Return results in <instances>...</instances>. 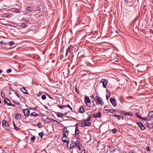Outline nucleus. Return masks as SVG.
I'll return each mask as SVG.
<instances>
[{"label": "nucleus", "mask_w": 153, "mask_h": 153, "mask_svg": "<svg viewBox=\"0 0 153 153\" xmlns=\"http://www.w3.org/2000/svg\"><path fill=\"white\" fill-rule=\"evenodd\" d=\"M79 133V129L78 128L77 126H76V129H75V134L76 135H78Z\"/></svg>", "instance_id": "nucleus-16"}, {"label": "nucleus", "mask_w": 153, "mask_h": 153, "mask_svg": "<svg viewBox=\"0 0 153 153\" xmlns=\"http://www.w3.org/2000/svg\"><path fill=\"white\" fill-rule=\"evenodd\" d=\"M21 26H22L23 27H26L27 26L25 23H21Z\"/></svg>", "instance_id": "nucleus-32"}, {"label": "nucleus", "mask_w": 153, "mask_h": 153, "mask_svg": "<svg viewBox=\"0 0 153 153\" xmlns=\"http://www.w3.org/2000/svg\"><path fill=\"white\" fill-rule=\"evenodd\" d=\"M110 101L113 105L114 106L116 105L115 99L114 98H111L110 99Z\"/></svg>", "instance_id": "nucleus-7"}, {"label": "nucleus", "mask_w": 153, "mask_h": 153, "mask_svg": "<svg viewBox=\"0 0 153 153\" xmlns=\"http://www.w3.org/2000/svg\"><path fill=\"white\" fill-rule=\"evenodd\" d=\"M64 115V114H60L59 113H58L57 114V116L59 117H62Z\"/></svg>", "instance_id": "nucleus-25"}, {"label": "nucleus", "mask_w": 153, "mask_h": 153, "mask_svg": "<svg viewBox=\"0 0 153 153\" xmlns=\"http://www.w3.org/2000/svg\"><path fill=\"white\" fill-rule=\"evenodd\" d=\"M13 103H14L15 104H17V105H19V102H17L15 101H13Z\"/></svg>", "instance_id": "nucleus-48"}, {"label": "nucleus", "mask_w": 153, "mask_h": 153, "mask_svg": "<svg viewBox=\"0 0 153 153\" xmlns=\"http://www.w3.org/2000/svg\"><path fill=\"white\" fill-rule=\"evenodd\" d=\"M91 116H89L88 117V118H87L85 120V121H90L91 120Z\"/></svg>", "instance_id": "nucleus-35"}, {"label": "nucleus", "mask_w": 153, "mask_h": 153, "mask_svg": "<svg viewBox=\"0 0 153 153\" xmlns=\"http://www.w3.org/2000/svg\"><path fill=\"white\" fill-rule=\"evenodd\" d=\"M29 109L30 110H36L37 108L36 107H34V108L30 107L29 108Z\"/></svg>", "instance_id": "nucleus-36"}, {"label": "nucleus", "mask_w": 153, "mask_h": 153, "mask_svg": "<svg viewBox=\"0 0 153 153\" xmlns=\"http://www.w3.org/2000/svg\"><path fill=\"white\" fill-rule=\"evenodd\" d=\"M20 90L24 94H28V92L25 88H21L20 89Z\"/></svg>", "instance_id": "nucleus-13"}, {"label": "nucleus", "mask_w": 153, "mask_h": 153, "mask_svg": "<svg viewBox=\"0 0 153 153\" xmlns=\"http://www.w3.org/2000/svg\"><path fill=\"white\" fill-rule=\"evenodd\" d=\"M51 119V121H53V122L56 121H55V120H54L53 118Z\"/></svg>", "instance_id": "nucleus-62"}, {"label": "nucleus", "mask_w": 153, "mask_h": 153, "mask_svg": "<svg viewBox=\"0 0 153 153\" xmlns=\"http://www.w3.org/2000/svg\"><path fill=\"white\" fill-rule=\"evenodd\" d=\"M44 134V133L43 132H42L40 133H39L38 134V135L39 136H40L41 138V139H42V136H43Z\"/></svg>", "instance_id": "nucleus-30"}, {"label": "nucleus", "mask_w": 153, "mask_h": 153, "mask_svg": "<svg viewBox=\"0 0 153 153\" xmlns=\"http://www.w3.org/2000/svg\"><path fill=\"white\" fill-rule=\"evenodd\" d=\"M91 34H87L85 36L86 37H89V36Z\"/></svg>", "instance_id": "nucleus-59"}, {"label": "nucleus", "mask_w": 153, "mask_h": 153, "mask_svg": "<svg viewBox=\"0 0 153 153\" xmlns=\"http://www.w3.org/2000/svg\"><path fill=\"white\" fill-rule=\"evenodd\" d=\"M15 94L19 98H20V96H19V93H18V92H17V91H16L15 93Z\"/></svg>", "instance_id": "nucleus-41"}, {"label": "nucleus", "mask_w": 153, "mask_h": 153, "mask_svg": "<svg viewBox=\"0 0 153 153\" xmlns=\"http://www.w3.org/2000/svg\"><path fill=\"white\" fill-rule=\"evenodd\" d=\"M75 146H79L80 145V142L79 141H77L75 143Z\"/></svg>", "instance_id": "nucleus-26"}, {"label": "nucleus", "mask_w": 153, "mask_h": 153, "mask_svg": "<svg viewBox=\"0 0 153 153\" xmlns=\"http://www.w3.org/2000/svg\"><path fill=\"white\" fill-rule=\"evenodd\" d=\"M146 150L147 151H149L150 150V147L148 146H147L146 147Z\"/></svg>", "instance_id": "nucleus-42"}, {"label": "nucleus", "mask_w": 153, "mask_h": 153, "mask_svg": "<svg viewBox=\"0 0 153 153\" xmlns=\"http://www.w3.org/2000/svg\"><path fill=\"white\" fill-rule=\"evenodd\" d=\"M1 96L2 97H4V94L2 93V92H1Z\"/></svg>", "instance_id": "nucleus-49"}, {"label": "nucleus", "mask_w": 153, "mask_h": 153, "mask_svg": "<svg viewBox=\"0 0 153 153\" xmlns=\"http://www.w3.org/2000/svg\"><path fill=\"white\" fill-rule=\"evenodd\" d=\"M148 116L150 118H153V111H151L148 114Z\"/></svg>", "instance_id": "nucleus-19"}, {"label": "nucleus", "mask_w": 153, "mask_h": 153, "mask_svg": "<svg viewBox=\"0 0 153 153\" xmlns=\"http://www.w3.org/2000/svg\"><path fill=\"white\" fill-rule=\"evenodd\" d=\"M44 107H45V108L46 109H48V107H47V106H45V105H44Z\"/></svg>", "instance_id": "nucleus-64"}, {"label": "nucleus", "mask_w": 153, "mask_h": 153, "mask_svg": "<svg viewBox=\"0 0 153 153\" xmlns=\"http://www.w3.org/2000/svg\"><path fill=\"white\" fill-rule=\"evenodd\" d=\"M75 142L74 141H71V143L70 144V146H72V147H74L75 146Z\"/></svg>", "instance_id": "nucleus-23"}, {"label": "nucleus", "mask_w": 153, "mask_h": 153, "mask_svg": "<svg viewBox=\"0 0 153 153\" xmlns=\"http://www.w3.org/2000/svg\"><path fill=\"white\" fill-rule=\"evenodd\" d=\"M41 10V8L39 6H37L36 7V11H39Z\"/></svg>", "instance_id": "nucleus-40"}, {"label": "nucleus", "mask_w": 153, "mask_h": 153, "mask_svg": "<svg viewBox=\"0 0 153 153\" xmlns=\"http://www.w3.org/2000/svg\"><path fill=\"white\" fill-rule=\"evenodd\" d=\"M105 111H108L109 113H111V109H105Z\"/></svg>", "instance_id": "nucleus-45"}, {"label": "nucleus", "mask_w": 153, "mask_h": 153, "mask_svg": "<svg viewBox=\"0 0 153 153\" xmlns=\"http://www.w3.org/2000/svg\"><path fill=\"white\" fill-rule=\"evenodd\" d=\"M13 11L16 13H19V10L17 8L14 9Z\"/></svg>", "instance_id": "nucleus-37"}, {"label": "nucleus", "mask_w": 153, "mask_h": 153, "mask_svg": "<svg viewBox=\"0 0 153 153\" xmlns=\"http://www.w3.org/2000/svg\"><path fill=\"white\" fill-rule=\"evenodd\" d=\"M38 127L39 128H41L42 127V125L40 122L37 124Z\"/></svg>", "instance_id": "nucleus-44"}, {"label": "nucleus", "mask_w": 153, "mask_h": 153, "mask_svg": "<svg viewBox=\"0 0 153 153\" xmlns=\"http://www.w3.org/2000/svg\"><path fill=\"white\" fill-rule=\"evenodd\" d=\"M12 123H13V126L14 128L17 131L19 130L20 129L19 128L17 127L16 126V124L15 123L14 121H13Z\"/></svg>", "instance_id": "nucleus-17"}, {"label": "nucleus", "mask_w": 153, "mask_h": 153, "mask_svg": "<svg viewBox=\"0 0 153 153\" xmlns=\"http://www.w3.org/2000/svg\"><path fill=\"white\" fill-rule=\"evenodd\" d=\"M25 21L26 22H30V20L28 19H26L25 20Z\"/></svg>", "instance_id": "nucleus-50"}, {"label": "nucleus", "mask_w": 153, "mask_h": 153, "mask_svg": "<svg viewBox=\"0 0 153 153\" xmlns=\"http://www.w3.org/2000/svg\"><path fill=\"white\" fill-rule=\"evenodd\" d=\"M78 153H85V150L84 149L82 150L81 152Z\"/></svg>", "instance_id": "nucleus-52"}, {"label": "nucleus", "mask_w": 153, "mask_h": 153, "mask_svg": "<svg viewBox=\"0 0 153 153\" xmlns=\"http://www.w3.org/2000/svg\"><path fill=\"white\" fill-rule=\"evenodd\" d=\"M124 112V111H121L120 112V114H121L123 115Z\"/></svg>", "instance_id": "nucleus-55"}, {"label": "nucleus", "mask_w": 153, "mask_h": 153, "mask_svg": "<svg viewBox=\"0 0 153 153\" xmlns=\"http://www.w3.org/2000/svg\"><path fill=\"white\" fill-rule=\"evenodd\" d=\"M58 107L59 108H60L61 109H63V108H66L65 105H58Z\"/></svg>", "instance_id": "nucleus-33"}, {"label": "nucleus", "mask_w": 153, "mask_h": 153, "mask_svg": "<svg viewBox=\"0 0 153 153\" xmlns=\"http://www.w3.org/2000/svg\"><path fill=\"white\" fill-rule=\"evenodd\" d=\"M135 115L137 117H138L140 118V117H140L139 115L137 113H136L135 114Z\"/></svg>", "instance_id": "nucleus-51"}, {"label": "nucleus", "mask_w": 153, "mask_h": 153, "mask_svg": "<svg viewBox=\"0 0 153 153\" xmlns=\"http://www.w3.org/2000/svg\"><path fill=\"white\" fill-rule=\"evenodd\" d=\"M84 101L85 104L88 107H91V100L89 97L86 96L85 97Z\"/></svg>", "instance_id": "nucleus-4"}, {"label": "nucleus", "mask_w": 153, "mask_h": 153, "mask_svg": "<svg viewBox=\"0 0 153 153\" xmlns=\"http://www.w3.org/2000/svg\"><path fill=\"white\" fill-rule=\"evenodd\" d=\"M2 126L5 129L9 130V123L6 120H4L2 121Z\"/></svg>", "instance_id": "nucleus-3"}, {"label": "nucleus", "mask_w": 153, "mask_h": 153, "mask_svg": "<svg viewBox=\"0 0 153 153\" xmlns=\"http://www.w3.org/2000/svg\"><path fill=\"white\" fill-rule=\"evenodd\" d=\"M10 105L12 106H13V107H15V105L11 104H11H10Z\"/></svg>", "instance_id": "nucleus-61"}, {"label": "nucleus", "mask_w": 153, "mask_h": 153, "mask_svg": "<svg viewBox=\"0 0 153 153\" xmlns=\"http://www.w3.org/2000/svg\"><path fill=\"white\" fill-rule=\"evenodd\" d=\"M134 8H132L128 9V10H127V11L128 13L131 14H133L134 13Z\"/></svg>", "instance_id": "nucleus-11"}, {"label": "nucleus", "mask_w": 153, "mask_h": 153, "mask_svg": "<svg viewBox=\"0 0 153 153\" xmlns=\"http://www.w3.org/2000/svg\"><path fill=\"white\" fill-rule=\"evenodd\" d=\"M68 52H66V54H65V57H66L67 56V55L68 54Z\"/></svg>", "instance_id": "nucleus-60"}, {"label": "nucleus", "mask_w": 153, "mask_h": 153, "mask_svg": "<svg viewBox=\"0 0 153 153\" xmlns=\"http://www.w3.org/2000/svg\"><path fill=\"white\" fill-rule=\"evenodd\" d=\"M11 71V69L10 68L8 69H7V71L6 72L7 73H10Z\"/></svg>", "instance_id": "nucleus-43"}, {"label": "nucleus", "mask_w": 153, "mask_h": 153, "mask_svg": "<svg viewBox=\"0 0 153 153\" xmlns=\"http://www.w3.org/2000/svg\"><path fill=\"white\" fill-rule=\"evenodd\" d=\"M117 118L118 120H119L121 119L123 120H124V117L120 115H119V117H117Z\"/></svg>", "instance_id": "nucleus-31"}, {"label": "nucleus", "mask_w": 153, "mask_h": 153, "mask_svg": "<svg viewBox=\"0 0 153 153\" xmlns=\"http://www.w3.org/2000/svg\"><path fill=\"white\" fill-rule=\"evenodd\" d=\"M92 115H93V117L95 118H100L101 117V113L100 112H99L97 113L96 114H92Z\"/></svg>", "instance_id": "nucleus-10"}, {"label": "nucleus", "mask_w": 153, "mask_h": 153, "mask_svg": "<svg viewBox=\"0 0 153 153\" xmlns=\"http://www.w3.org/2000/svg\"><path fill=\"white\" fill-rule=\"evenodd\" d=\"M91 123L89 122H83L82 124V127L85 126H89L91 125Z\"/></svg>", "instance_id": "nucleus-12"}, {"label": "nucleus", "mask_w": 153, "mask_h": 153, "mask_svg": "<svg viewBox=\"0 0 153 153\" xmlns=\"http://www.w3.org/2000/svg\"><path fill=\"white\" fill-rule=\"evenodd\" d=\"M140 119H142L143 120H146V117H140Z\"/></svg>", "instance_id": "nucleus-53"}, {"label": "nucleus", "mask_w": 153, "mask_h": 153, "mask_svg": "<svg viewBox=\"0 0 153 153\" xmlns=\"http://www.w3.org/2000/svg\"><path fill=\"white\" fill-rule=\"evenodd\" d=\"M119 115H117L116 114H114L112 116L113 117H116L117 118L119 117Z\"/></svg>", "instance_id": "nucleus-47"}, {"label": "nucleus", "mask_w": 153, "mask_h": 153, "mask_svg": "<svg viewBox=\"0 0 153 153\" xmlns=\"http://www.w3.org/2000/svg\"><path fill=\"white\" fill-rule=\"evenodd\" d=\"M109 150L111 152H114L115 151V149L113 146H111L110 147Z\"/></svg>", "instance_id": "nucleus-21"}, {"label": "nucleus", "mask_w": 153, "mask_h": 153, "mask_svg": "<svg viewBox=\"0 0 153 153\" xmlns=\"http://www.w3.org/2000/svg\"><path fill=\"white\" fill-rule=\"evenodd\" d=\"M150 118L148 117H146V121H149L150 120Z\"/></svg>", "instance_id": "nucleus-56"}, {"label": "nucleus", "mask_w": 153, "mask_h": 153, "mask_svg": "<svg viewBox=\"0 0 153 153\" xmlns=\"http://www.w3.org/2000/svg\"><path fill=\"white\" fill-rule=\"evenodd\" d=\"M41 98L43 100H45V99L46 98V96L45 95L43 94V95H42L41 97Z\"/></svg>", "instance_id": "nucleus-34"}, {"label": "nucleus", "mask_w": 153, "mask_h": 153, "mask_svg": "<svg viewBox=\"0 0 153 153\" xmlns=\"http://www.w3.org/2000/svg\"><path fill=\"white\" fill-rule=\"evenodd\" d=\"M75 91H76V93H77V94H79L78 92V91L77 90V89H76H76H75Z\"/></svg>", "instance_id": "nucleus-63"}, {"label": "nucleus", "mask_w": 153, "mask_h": 153, "mask_svg": "<svg viewBox=\"0 0 153 153\" xmlns=\"http://www.w3.org/2000/svg\"><path fill=\"white\" fill-rule=\"evenodd\" d=\"M94 100L96 102L97 104H98L101 105H103L104 104V102L102 101V99L97 96H96L94 98Z\"/></svg>", "instance_id": "nucleus-1"}, {"label": "nucleus", "mask_w": 153, "mask_h": 153, "mask_svg": "<svg viewBox=\"0 0 153 153\" xmlns=\"http://www.w3.org/2000/svg\"><path fill=\"white\" fill-rule=\"evenodd\" d=\"M64 136L62 137V141L65 143H67V147L68 146V144L69 143V138L67 137V135H66V133H63Z\"/></svg>", "instance_id": "nucleus-2"}, {"label": "nucleus", "mask_w": 153, "mask_h": 153, "mask_svg": "<svg viewBox=\"0 0 153 153\" xmlns=\"http://www.w3.org/2000/svg\"><path fill=\"white\" fill-rule=\"evenodd\" d=\"M45 121L47 123H50L52 122V121H51V119L48 118H47L45 120Z\"/></svg>", "instance_id": "nucleus-22"}, {"label": "nucleus", "mask_w": 153, "mask_h": 153, "mask_svg": "<svg viewBox=\"0 0 153 153\" xmlns=\"http://www.w3.org/2000/svg\"><path fill=\"white\" fill-rule=\"evenodd\" d=\"M23 113L25 116H27L30 114V111L27 109H25L23 110Z\"/></svg>", "instance_id": "nucleus-8"}, {"label": "nucleus", "mask_w": 153, "mask_h": 153, "mask_svg": "<svg viewBox=\"0 0 153 153\" xmlns=\"http://www.w3.org/2000/svg\"><path fill=\"white\" fill-rule=\"evenodd\" d=\"M64 131L63 133H66V134H68L69 131L67 130L66 127H65L64 129Z\"/></svg>", "instance_id": "nucleus-24"}, {"label": "nucleus", "mask_w": 153, "mask_h": 153, "mask_svg": "<svg viewBox=\"0 0 153 153\" xmlns=\"http://www.w3.org/2000/svg\"><path fill=\"white\" fill-rule=\"evenodd\" d=\"M70 45L68 47V48L67 49L66 52H70Z\"/></svg>", "instance_id": "nucleus-38"}, {"label": "nucleus", "mask_w": 153, "mask_h": 153, "mask_svg": "<svg viewBox=\"0 0 153 153\" xmlns=\"http://www.w3.org/2000/svg\"><path fill=\"white\" fill-rule=\"evenodd\" d=\"M27 10L29 11H32L34 10L33 8L31 6H28L27 7Z\"/></svg>", "instance_id": "nucleus-15"}, {"label": "nucleus", "mask_w": 153, "mask_h": 153, "mask_svg": "<svg viewBox=\"0 0 153 153\" xmlns=\"http://www.w3.org/2000/svg\"><path fill=\"white\" fill-rule=\"evenodd\" d=\"M4 103L7 105L10 106L11 104V102L7 98H5L4 100Z\"/></svg>", "instance_id": "nucleus-9"}, {"label": "nucleus", "mask_w": 153, "mask_h": 153, "mask_svg": "<svg viewBox=\"0 0 153 153\" xmlns=\"http://www.w3.org/2000/svg\"><path fill=\"white\" fill-rule=\"evenodd\" d=\"M111 110V113H113L115 111V110L114 109H112Z\"/></svg>", "instance_id": "nucleus-58"}, {"label": "nucleus", "mask_w": 153, "mask_h": 153, "mask_svg": "<svg viewBox=\"0 0 153 153\" xmlns=\"http://www.w3.org/2000/svg\"><path fill=\"white\" fill-rule=\"evenodd\" d=\"M117 132V129L116 128H114L113 129V133L114 134L116 133Z\"/></svg>", "instance_id": "nucleus-46"}, {"label": "nucleus", "mask_w": 153, "mask_h": 153, "mask_svg": "<svg viewBox=\"0 0 153 153\" xmlns=\"http://www.w3.org/2000/svg\"><path fill=\"white\" fill-rule=\"evenodd\" d=\"M7 44H8L9 45L11 46H12L14 44V42L13 41H11L9 42L8 43H7Z\"/></svg>", "instance_id": "nucleus-29"}, {"label": "nucleus", "mask_w": 153, "mask_h": 153, "mask_svg": "<svg viewBox=\"0 0 153 153\" xmlns=\"http://www.w3.org/2000/svg\"><path fill=\"white\" fill-rule=\"evenodd\" d=\"M39 114L36 113L35 112H33L30 114V115L31 116L36 117L38 116Z\"/></svg>", "instance_id": "nucleus-18"}, {"label": "nucleus", "mask_w": 153, "mask_h": 153, "mask_svg": "<svg viewBox=\"0 0 153 153\" xmlns=\"http://www.w3.org/2000/svg\"><path fill=\"white\" fill-rule=\"evenodd\" d=\"M65 106L66 107H69V108H70L71 107L70 105L68 104L67 105H65Z\"/></svg>", "instance_id": "nucleus-57"}, {"label": "nucleus", "mask_w": 153, "mask_h": 153, "mask_svg": "<svg viewBox=\"0 0 153 153\" xmlns=\"http://www.w3.org/2000/svg\"><path fill=\"white\" fill-rule=\"evenodd\" d=\"M101 82L103 84V87L104 88H106L107 86V80L104 79L101 80Z\"/></svg>", "instance_id": "nucleus-5"}, {"label": "nucleus", "mask_w": 153, "mask_h": 153, "mask_svg": "<svg viewBox=\"0 0 153 153\" xmlns=\"http://www.w3.org/2000/svg\"><path fill=\"white\" fill-rule=\"evenodd\" d=\"M79 112L81 113H83L84 112V108L83 107H81L79 109Z\"/></svg>", "instance_id": "nucleus-28"}, {"label": "nucleus", "mask_w": 153, "mask_h": 153, "mask_svg": "<svg viewBox=\"0 0 153 153\" xmlns=\"http://www.w3.org/2000/svg\"><path fill=\"white\" fill-rule=\"evenodd\" d=\"M124 1L126 3H129V1H128V0H124Z\"/></svg>", "instance_id": "nucleus-54"}, {"label": "nucleus", "mask_w": 153, "mask_h": 153, "mask_svg": "<svg viewBox=\"0 0 153 153\" xmlns=\"http://www.w3.org/2000/svg\"><path fill=\"white\" fill-rule=\"evenodd\" d=\"M124 115H127L128 116H133L132 113H130V112H125L123 114Z\"/></svg>", "instance_id": "nucleus-20"}, {"label": "nucleus", "mask_w": 153, "mask_h": 153, "mask_svg": "<svg viewBox=\"0 0 153 153\" xmlns=\"http://www.w3.org/2000/svg\"><path fill=\"white\" fill-rule=\"evenodd\" d=\"M36 139V137L35 136H33L31 137L30 141L31 142H34L35 140Z\"/></svg>", "instance_id": "nucleus-27"}, {"label": "nucleus", "mask_w": 153, "mask_h": 153, "mask_svg": "<svg viewBox=\"0 0 153 153\" xmlns=\"http://www.w3.org/2000/svg\"><path fill=\"white\" fill-rule=\"evenodd\" d=\"M109 93V95L108 94L106 95V99L107 100H108L109 98L110 97V92L109 91H108Z\"/></svg>", "instance_id": "nucleus-39"}, {"label": "nucleus", "mask_w": 153, "mask_h": 153, "mask_svg": "<svg viewBox=\"0 0 153 153\" xmlns=\"http://www.w3.org/2000/svg\"><path fill=\"white\" fill-rule=\"evenodd\" d=\"M137 124L141 130H145V127L142 123L138 122L137 123Z\"/></svg>", "instance_id": "nucleus-6"}, {"label": "nucleus", "mask_w": 153, "mask_h": 153, "mask_svg": "<svg viewBox=\"0 0 153 153\" xmlns=\"http://www.w3.org/2000/svg\"><path fill=\"white\" fill-rule=\"evenodd\" d=\"M21 117V115L19 114H15V118L16 119H20Z\"/></svg>", "instance_id": "nucleus-14"}]
</instances>
